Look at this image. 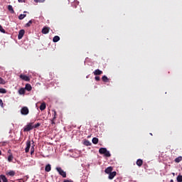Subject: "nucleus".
Masks as SVG:
<instances>
[{"mask_svg": "<svg viewBox=\"0 0 182 182\" xmlns=\"http://www.w3.org/2000/svg\"><path fill=\"white\" fill-rule=\"evenodd\" d=\"M33 129V122H30L23 128V132H31Z\"/></svg>", "mask_w": 182, "mask_h": 182, "instance_id": "1", "label": "nucleus"}, {"mask_svg": "<svg viewBox=\"0 0 182 182\" xmlns=\"http://www.w3.org/2000/svg\"><path fill=\"white\" fill-rule=\"evenodd\" d=\"M56 170H57L58 173L60 174V176H63V178H66V172H65V171H63V169H62V168L57 167Z\"/></svg>", "mask_w": 182, "mask_h": 182, "instance_id": "2", "label": "nucleus"}, {"mask_svg": "<svg viewBox=\"0 0 182 182\" xmlns=\"http://www.w3.org/2000/svg\"><path fill=\"white\" fill-rule=\"evenodd\" d=\"M21 113L23 116H28L29 114V108L28 107H23L21 109Z\"/></svg>", "mask_w": 182, "mask_h": 182, "instance_id": "3", "label": "nucleus"}, {"mask_svg": "<svg viewBox=\"0 0 182 182\" xmlns=\"http://www.w3.org/2000/svg\"><path fill=\"white\" fill-rule=\"evenodd\" d=\"M19 77H20V79H21L22 80H24L25 82H30L31 81V78L29 77H28L27 75H25L21 74Z\"/></svg>", "mask_w": 182, "mask_h": 182, "instance_id": "4", "label": "nucleus"}, {"mask_svg": "<svg viewBox=\"0 0 182 182\" xmlns=\"http://www.w3.org/2000/svg\"><path fill=\"white\" fill-rule=\"evenodd\" d=\"M49 31H50V27H47V26H44L42 29V33H43V35H46L48 33H49Z\"/></svg>", "mask_w": 182, "mask_h": 182, "instance_id": "5", "label": "nucleus"}, {"mask_svg": "<svg viewBox=\"0 0 182 182\" xmlns=\"http://www.w3.org/2000/svg\"><path fill=\"white\" fill-rule=\"evenodd\" d=\"M31 149V141L28 140L26 141V147L25 149L26 153H29V149Z\"/></svg>", "mask_w": 182, "mask_h": 182, "instance_id": "6", "label": "nucleus"}, {"mask_svg": "<svg viewBox=\"0 0 182 182\" xmlns=\"http://www.w3.org/2000/svg\"><path fill=\"white\" fill-rule=\"evenodd\" d=\"M25 35V30H20L18 35V39H22Z\"/></svg>", "mask_w": 182, "mask_h": 182, "instance_id": "7", "label": "nucleus"}, {"mask_svg": "<svg viewBox=\"0 0 182 182\" xmlns=\"http://www.w3.org/2000/svg\"><path fill=\"white\" fill-rule=\"evenodd\" d=\"M93 74L95 75V76H99L100 75H103V71L97 69L93 72Z\"/></svg>", "mask_w": 182, "mask_h": 182, "instance_id": "8", "label": "nucleus"}, {"mask_svg": "<svg viewBox=\"0 0 182 182\" xmlns=\"http://www.w3.org/2000/svg\"><path fill=\"white\" fill-rule=\"evenodd\" d=\"M116 174H117L116 171L111 172L110 173H109L108 178L109 180H113L114 177H116Z\"/></svg>", "mask_w": 182, "mask_h": 182, "instance_id": "9", "label": "nucleus"}, {"mask_svg": "<svg viewBox=\"0 0 182 182\" xmlns=\"http://www.w3.org/2000/svg\"><path fill=\"white\" fill-rule=\"evenodd\" d=\"M112 171H113V167L112 166H109L105 169V173L107 174H109L110 173H112Z\"/></svg>", "mask_w": 182, "mask_h": 182, "instance_id": "10", "label": "nucleus"}, {"mask_svg": "<svg viewBox=\"0 0 182 182\" xmlns=\"http://www.w3.org/2000/svg\"><path fill=\"white\" fill-rule=\"evenodd\" d=\"M24 89L28 92H31V90H32V85H31V84H26Z\"/></svg>", "mask_w": 182, "mask_h": 182, "instance_id": "11", "label": "nucleus"}, {"mask_svg": "<svg viewBox=\"0 0 182 182\" xmlns=\"http://www.w3.org/2000/svg\"><path fill=\"white\" fill-rule=\"evenodd\" d=\"M107 150V149H106V148H100L99 149V153H100V154H105L106 153Z\"/></svg>", "mask_w": 182, "mask_h": 182, "instance_id": "12", "label": "nucleus"}, {"mask_svg": "<svg viewBox=\"0 0 182 182\" xmlns=\"http://www.w3.org/2000/svg\"><path fill=\"white\" fill-rule=\"evenodd\" d=\"M45 109H46V103L43 102L41 106H40V110L43 111L45 110Z\"/></svg>", "mask_w": 182, "mask_h": 182, "instance_id": "13", "label": "nucleus"}, {"mask_svg": "<svg viewBox=\"0 0 182 182\" xmlns=\"http://www.w3.org/2000/svg\"><path fill=\"white\" fill-rule=\"evenodd\" d=\"M59 41H60V37H59V36H55L53 38V41L55 43L59 42Z\"/></svg>", "mask_w": 182, "mask_h": 182, "instance_id": "14", "label": "nucleus"}, {"mask_svg": "<svg viewBox=\"0 0 182 182\" xmlns=\"http://www.w3.org/2000/svg\"><path fill=\"white\" fill-rule=\"evenodd\" d=\"M136 165H138L139 167H141L143 166V160L138 159L136 161Z\"/></svg>", "mask_w": 182, "mask_h": 182, "instance_id": "15", "label": "nucleus"}, {"mask_svg": "<svg viewBox=\"0 0 182 182\" xmlns=\"http://www.w3.org/2000/svg\"><path fill=\"white\" fill-rule=\"evenodd\" d=\"M52 170V167L50 166V164H48L46 166L45 171H47V173H49Z\"/></svg>", "mask_w": 182, "mask_h": 182, "instance_id": "16", "label": "nucleus"}, {"mask_svg": "<svg viewBox=\"0 0 182 182\" xmlns=\"http://www.w3.org/2000/svg\"><path fill=\"white\" fill-rule=\"evenodd\" d=\"M8 10L11 12V14H15V11H14V7L11 5L8 6Z\"/></svg>", "mask_w": 182, "mask_h": 182, "instance_id": "17", "label": "nucleus"}, {"mask_svg": "<svg viewBox=\"0 0 182 182\" xmlns=\"http://www.w3.org/2000/svg\"><path fill=\"white\" fill-rule=\"evenodd\" d=\"M102 82H105V83H107V82H109V78L107 77V76L104 75L102 77Z\"/></svg>", "mask_w": 182, "mask_h": 182, "instance_id": "18", "label": "nucleus"}, {"mask_svg": "<svg viewBox=\"0 0 182 182\" xmlns=\"http://www.w3.org/2000/svg\"><path fill=\"white\" fill-rule=\"evenodd\" d=\"M174 161L175 163H180V161H182V156H180L177 157L176 159H175Z\"/></svg>", "mask_w": 182, "mask_h": 182, "instance_id": "19", "label": "nucleus"}, {"mask_svg": "<svg viewBox=\"0 0 182 182\" xmlns=\"http://www.w3.org/2000/svg\"><path fill=\"white\" fill-rule=\"evenodd\" d=\"M92 143L93 144H97V143H99V139H97V137H94L92 139Z\"/></svg>", "mask_w": 182, "mask_h": 182, "instance_id": "20", "label": "nucleus"}, {"mask_svg": "<svg viewBox=\"0 0 182 182\" xmlns=\"http://www.w3.org/2000/svg\"><path fill=\"white\" fill-rule=\"evenodd\" d=\"M25 88H21L19 90H18V93L19 95H25Z\"/></svg>", "mask_w": 182, "mask_h": 182, "instance_id": "21", "label": "nucleus"}, {"mask_svg": "<svg viewBox=\"0 0 182 182\" xmlns=\"http://www.w3.org/2000/svg\"><path fill=\"white\" fill-rule=\"evenodd\" d=\"M85 146H92V143L89 140L84 141Z\"/></svg>", "mask_w": 182, "mask_h": 182, "instance_id": "22", "label": "nucleus"}, {"mask_svg": "<svg viewBox=\"0 0 182 182\" xmlns=\"http://www.w3.org/2000/svg\"><path fill=\"white\" fill-rule=\"evenodd\" d=\"M53 120H56V117H57V116H58V114L56 113V111H55V110H53Z\"/></svg>", "mask_w": 182, "mask_h": 182, "instance_id": "23", "label": "nucleus"}, {"mask_svg": "<svg viewBox=\"0 0 182 182\" xmlns=\"http://www.w3.org/2000/svg\"><path fill=\"white\" fill-rule=\"evenodd\" d=\"M1 180L3 182H9L8 178H6V176H5L4 175H1Z\"/></svg>", "mask_w": 182, "mask_h": 182, "instance_id": "24", "label": "nucleus"}, {"mask_svg": "<svg viewBox=\"0 0 182 182\" xmlns=\"http://www.w3.org/2000/svg\"><path fill=\"white\" fill-rule=\"evenodd\" d=\"M26 17V14H20L18 16V19H20V21H22V19H23Z\"/></svg>", "mask_w": 182, "mask_h": 182, "instance_id": "25", "label": "nucleus"}, {"mask_svg": "<svg viewBox=\"0 0 182 182\" xmlns=\"http://www.w3.org/2000/svg\"><path fill=\"white\" fill-rule=\"evenodd\" d=\"M104 155L105 156V157H110V156H112V154H110V151H106L105 154H104Z\"/></svg>", "mask_w": 182, "mask_h": 182, "instance_id": "26", "label": "nucleus"}, {"mask_svg": "<svg viewBox=\"0 0 182 182\" xmlns=\"http://www.w3.org/2000/svg\"><path fill=\"white\" fill-rule=\"evenodd\" d=\"M178 182H182V175H178L176 178Z\"/></svg>", "mask_w": 182, "mask_h": 182, "instance_id": "27", "label": "nucleus"}, {"mask_svg": "<svg viewBox=\"0 0 182 182\" xmlns=\"http://www.w3.org/2000/svg\"><path fill=\"white\" fill-rule=\"evenodd\" d=\"M35 153V145H33L31 149V154H33Z\"/></svg>", "mask_w": 182, "mask_h": 182, "instance_id": "28", "label": "nucleus"}, {"mask_svg": "<svg viewBox=\"0 0 182 182\" xmlns=\"http://www.w3.org/2000/svg\"><path fill=\"white\" fill-rule=\"evenodd\" d=\"M33 21H32V20H30L26 24V26H27V28H29V26H31V25H32Z\"/></svg>", "mask_w": 182, "mask_h": 182, "instance_id": "29", "label": "nucleus"}, {"mask_svg": "<svg viewBox=\"0 0 182 182\" xmlns=\"http://www.w3.org/2000/svg\"><path fill=\"white\" fill-rule=\"evenodd\" d=\"M5 83H6V82H5V80H4V78L0 77V85H5Z\"/></svg>", "mask_w": 182, "mask_h": 182, "instance_id": "30", "label": "nucleus"}, {"mask_svg": "<svg viewBox=\"0 0 182 182\" xmlns=\"http://www.w3.org/2000/svg\"><path fill=\"white\" fill-rule=\"evenodd\" d=\"M6 92H7V91H6V89H4V88H0V93L5 94V93H6Z\"/></svg>", "mask_w": 182, "mask_h": 182, "instance_id": "31", "label": "nucleus"}, {"mask_svg": "<svg viewBox=\"0 0 182 182\" xmlns=\"http://www.w3.org/2000/svg\"><path fill=\"white\" fill-rule=\"evenodd\" d=\"M0 32H1L2 33H6L5 29H4V28H2V26H1V25H0Z\"/></svg>", "mask_w": 182, "mask_h": 182, "instance_id": "32", "label": "nucleus"}, {"mask_svg": "<svg viewBox=\"0 0 182 182\" xmlns=\"http://www.w3.org/2000/svg\"><path fill=\"white\" fill-rule=\"evenodd\" d=\"M41 126V123H37L35 125H33V129H37V127H39Z\"/></svg>", "mask_w": 182, "mask_h": 182, "instance_id": "33", "label": "nucleus"}, {"mask_svg": "<svg viewBox=\"0 0 182 182\" xmlns=\"http://www.w3.org/2000/svg\"><path fill=\"white\" fill-rule=\"evenodd\" d=\"M9 161H12L14 160V156L12 155H9L8 157Z\"/></svg>", "mask_w": 182, "mask_h": 182, "instance_id": "34", "label": "nucleus"}, {"mask_svg": "<svg viewBox=\"0 0 182 182\" xmlns=\"http://www.w3.org/2000/svg\"><path fill=\"white\" fill-rule=\"evenodd\" d=\"M45 0H34V2H36V4L39 3H42Z\"/></svg>", "mask_w": 182, "mask_h": 182, "instance_id": "35", "label": "nucleus"}, {"mask_svg": "<svg viewBox=\"0 0 182 182\" xmlns=\"http://www.w3.org/2000/svg\"><path fill=\"white\" fill-rule=\"evenodd\" d=\"M9 176H15V172L13 171H11L9 173Z\"/></svg>", "mask_w": 182, "mask_h": 182, "instance_id": "36", "label": "nucleus"}, {"mask_svg": "<svg viewBox=\"0 0 182 182\" xmlns=\"http://www.w3.org/2000/svg\"><path fill=\"white\" fill-rule=\"evenodd\" d=\"M0 106L1 107H4V102L1 99H0Z\"/></svg>", "mask_w": 182, "mask_h": 182, "instance_id": "37", "label": "nucleus"}, {"mask_svg": "<svg viewBox=\"0 0 182 182\" xmlns=\"http://www.w3.org/2000/svg\"><path fill=\"white\" fill-rule=\"evenodd\" d=\"M95 80H97V82H99V80H100V77H99V76H95Z\"/></svg>", "mask_w": 182, "mask_h": 182, "instance_id": "38", "label": "nucleus"}, {"mask_svg": "<svg viewBox=\"0 0 182 182\" xmlns=\"http://www.w3.org/2000/svg\"><path fill=\"white\" fill-rule=\"evenodd\" d=\"M63 182H73V181H72V180H69V179H65L64 181H63Z\"/></svg>", "mask_w": 182, "mask_h": 182, "instance_id": "39", "label": "nucleus"}, {"mask_svg": "<svg viewBox=\"0 0 182 182\" xmlns=\"http://www.w3.org/2000/svg\"><path fill=\"white\" fill-rule=\"evenodd\" d=\"M51 124H55V120H53V119H51Z\"/></svg>", "mask_w": 182, "mask_h": 182, "instance_id": "40", "label": "nucleus"}, {"mask_svg": "<svg viewBox=\"0 0 182 182\" xmlns=\"http://www.w3.org/2000/svg\"><path fill=\"white\" fill-rule=\"evenodd\" d=\"M18 2H25V0H18Z\"/></svg>", "mask_w": 182, "mask_h": 182, "instance_id": "41", "label": "nucleus"}, {"mask_svg": "<svg viewBox=\"0 0 182 182\" xmlns=\"http://www.w3.org/2000/svg\"><path fill=\"white\" fill-rule=\"evenodd\" d=\"M2 175L0 176V182H2L1 180H2Z\"/></svg>", "mask_w": 182, "mask_h": 182, "instance_id": "42", "label": "nucleus"}, {"mask_svg": "<svg viewBox=\"0 0 182 182\" xmlns=\"http://www.w3.org/2000/svg\"><path fill=\"white\" fill-rule=\"evenodd\" d=\"M170 182H174V181L173 179H171Z\"/></svg>", "mask_w": 182, "mask_h": 182, "instance_id": "43", "label": "nucleus"}, {"mask_svg": "<svg viewBox=\"0 0 182 182\" xmlns=\"http://www.w3.org/2000/svg\"><path fill=\"white\" fill-rule=\"evenodd\" d=\"M2 154V151H1V150H0V156Z\"/></svg>", "mask_w": 182, "mask_h": 182, "instance_id": "44", "label": "nucleus"}, {"mask_svg": "<svg viewBox=\"0 0 182 182\" xmlns=\"http://www.w3.org/2000/svg\"><path fill=\"white\" fill-rule=\"evenodd\" d=\"M32 141H33V143H34V142H33V140H32Z\"/></svg>", "mask_w": 182, "mask_h": 182, "instance_id": "45", "label": "nucleus"}]
</instances>
